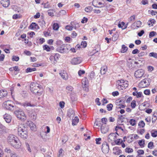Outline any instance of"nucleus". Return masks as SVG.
Segmentation results:
<instances>
[{"mask_svg": "<svg viewBox=\"0 0 157 157\" xmlns=\"http://www.w3.org/2000/svg\"><path fill=\"white\" fill-rule=\"evenodd\" d=\"M30 90L35 95L40 96L43 93V87L37 83L32 82L30 85Z\"/></svg>", "mask_w": 157, "mask_h": 157, "instance_id": "nucleus-1", "label": "nucleus"}, {"mask_svg": "<svg viewBox=\"0 0 157 157\" xmlns=\"http://www.w3.org/2000/svg\"><path fill=\"white\" fill-rule=\"evenodd\" d=\"M8 143L16 148L21 146L18 138L13 135H10L8 137Z\"/></svg>", "mask_w": 157, "mask_h": 157, "instance_id": "nucleus-2", "label": "nucleus"}, {"mask_svg": "<svg viewBox=\"0 0 157 157\" xmlns=\"http://www.w3.org/2000/svg\"><path fill=\"white\" fill-rule=\"evenodd\" d=\"M18 135L23 139H26L28 137V131L27 128L23 125L19 126L18 128Z\"/></svg>", "mask_w": 157, "mask_h": 157, "instance_id": "nucleus-3", "label": "nucleus"}, {"mask_svg": "<svg viewBox=\"0 0 157 157\" xmlns=\"http://www.w3.org/2000/svg\"><path fill=\"white\" fill-rule=\"evenodd\" d=\"M3 107L7 110L13 111L16 109V106L10 101L8 100L3 102Z\"/></svg>", "mask_w": 157, "mask_h": 157, "instance_id": "nucleus-4", "label": "nucleus"}, {"mask_svg": "<svg viewBox=\"0 0 157 157\" xmlns=\"http://www.w3.org/2000/svg\"><path fill=\"white\" fill-rule=\"evenodd\" d=\"M151 80L149 78H145L139 83V86L141 88H145L148 86L150 83Z\"/></svg>", "mask_w": 157, "mask_h": 157, "instance_id": "nucleus-5", "label": "nucleus"}, {"mask_svg": "<svg viewBox=\"0 0 157 157\" xmlns=\"http://www.w3.org/2000/svg\"><path fill=\"white\" fill-rule=\"evenodd\" d=\"M144 73L145 71L144 70L138 69L135 72L134 75L136 78H140L143 77Z\"/></svg>", "mask_w": 157, "mask_h": 157, "instance_id": "nucleus-6", "label": "nucleus"}, {"mask_svg": "<svg viewBox=\"0 0 157 157\" xmlns=\"http://www.w3.org/2000/svg\"><path fill=\"white\" fill-rule=\"evenodd\" d=\"M101 150L103 153L105 154H106L109 152V146L107 143L105 142L102 144Z\"/></svg>", "mask_w": 157, "mask_h": 157, "instance_id": "nucleus-7", "label": "nucleus"}, {"mask_svg": "<svg viewBox=\"0 0 157 157\" xmlns=\"http://www.w3.org/2000/svg\"><path fill=\"white\" fill-rule=\"evenodd\" d=\"M82 59L80 57L74 58L71 60V62L72 64L76 65L80 63L82 61Z\"/></svg>", "mask_w": 157, "mask_h": 157, "instance_id": "nucleus-8", "label": "nucleus"}, {"mask_svg": "<svg viewBox=\"0 0 157 157\" xmlns=\"http://www.w3.org/2000/svg\"><path fill=\"white\" fill-rule=\"evenodd\" d=\"M65 45L64 44L62 45L60 47L57 48V51L61 53L67 52L68 49L67 48H65Z\"/></svg>", "mask_w": 157, "mask_h": 157, "instance_id": "nucleus-9", "label": "nucleus"}, {"mask_svg": "<svg viewBox=\"0 0 157 157\" xmlns=\"http://www.w3.org/2000/svg\"><path fill=\"white\" fill-rule=\"evenodd\" d=\"M28 115L29 117L31 118V119L35 120L36 118V114L35 112H32V111H28Z\"/></svg>", "mask_w": 157, "mask_h": 157, "instance_id": "nucleus-10", "label": "nucleus"}, {"mask_svg": "<svg viewBox=\"0 0 157 157\" xmlns=\"http://www.w3.org/2000/svg\"><path fill=\"white\" fill-rule=\"evenodd\" d=\"M116 139L117 136L114 133H110L108 136V140L109 142L112 140H115Z\"/></svg>", "mask_w": 157, "mask_h": 157, "instance_id": "nucleus-11", "label": "nucleus"}, {"mask_svg": "<svg viewBox=\"0 0 157 157\" xmlns=\"http://www.w3.org/2000/svg\"><path fill=\"white\" fill-rule=\"evenodd\" d=\"M3 118L7 123H10L11 122V117L10 115L5 114L3 115Z\"/></svg>", "mask_w": 157, "mask_h": 157, "instance_id": "nucleus-12", "label": "nucleus"}, {"mask_svg": "<svg viewBox=\"0 0 157 157\" xmlns=\"http://www.w3.org/2000/svg\"><path fill=\"white\" fill-rule=\"evenodd\" d=\"M141 25L142 22L140 21H138L136 22L133 23L131 25V27L133 29H135L136 28H134L135 25H136V27L137 28H139L141 27Z\"/></svg>", "mask_w": 157, "mask_h": 157, "instance_id": "nucleus-13", "label": "nucleus"}, {"mask_svg": "<svg viewBox=\"0 0 157 157\" xmlns=\"http://www.w3.org/2000/svg\"><path fill=\"white\" fill-rule=\"evenodd\" d=\"M75 114L74 111L72 109H69L67 113V115L69 117H73Z\"/></svg>", "mask_w": 157, "mask_h": 157, "instance_id": "nucleus-14", "label": "nucleus"}, {"mask_svg": "<svg viewBox=\"0 0 157 157\" xmlns=\"http://www.w3.org/2000/svg\"><path fill=\"white\" fill-rule=\"evenodd\" d=\"M1 3L3 6L5 7H8L10 5V2L9 0H5L1 1Z\"/></svg>", "mask_w": 157, "mask_h": 157, "instance_id": "nucleus-15", "label": "nucleus"}, {"mask_svg": "<svg viewBox=\"0 0 157 157\" xmlns=\"http://www.w3.org/2000/svg\"><path fill=\"white\" fill-rule=\"evenodd\" d=\"M27 124L28 125H29L31 129L35 131L36 130V126L35 124L33 123V122L31 123H29V121L28 120Z\"/></svg>", "mask_w": 157, "mask_h": 157, "instance_id": "nucleus-16", "label": "nucleus"}, {"mask_svg": "<svg viewBox=\"0 0 157 157\" xmlns=\"http://www.w3.org/2000/svg\"><path fill=\"white\" fill-rule=\"evenodd\" d=\"M21 113V114H20V116H19V117H18V118L21 121H24L26 119V116L23 111Z\"/></svg>", "mask_w": 157, "mask_h": 157, "instance_id": "nucleus-17", "label": "nucleus"}, {"mask_svg": "<svg viewBox=\"0 0 157 157\" xmlns=\"http://www.w3.org/2000/svg\"><path fill=\"white\" fill-rule=\"evenodd\" d=\"M5 127L2 124H0V136L2 135L4 132H6Z\"/></svg>", "mask_w": 157, "mask_h": 157, "instance_id": "nucleus-18", "label": "nucleus"}, {"mask_svg": "<svg viewBox=\"0 0 157 157\" xmlns=\"http://www.w3.org/2000/svg\"><path fill=\"white\" fill-rule=\"evenodd\" d=\"M7 93L6 90H0V98L6 96Z\"/></svg>", "mask_w": 157, "mask_h": 157, "instance_id": "nucleus-19", "label": "nucleus"}, {"mask_svg": "<svg viewBox=\"0 0 157 157\" xmlns=\"http://www.w3.org/2000/svg\"><path fill=\"white\" fill-rule=\"evenodd\" d=\"M29 27L31 29H37L39 28V26L35 23L34 22L32 23L29 26Z\"/></svg>", "mask_w": 157, "mask_h": 157, "instance_id": "nucleus-20", "label": "nucleus"}, {"mask_svg": "<svg viewBox=\"0 0 157 157\" xmlns=\"http://www.w3.org/2000/svg\"><path fill=\"white\" fill-rule=\"evenodd\" d=\"M79 119L77 117H75L74 119H73L72 121V124L73 125H76Z\"/></svg>", "mask_w": 157, "mask_h": 157, "instance_id": "nucleus-21", "label": "nucleus"}, {"mask_svg": "<svg viewBox=\"0 0 157 157\" xmlns=\"http://www.w3.org/2000/svg\"><path fill=\"white\" fill-rule=\"evenodd\" d=\"M107 70V67H101L100 70L101 74L104 75L105 74Z\"/></svg>", "mask_w": 157, "mask_h": 157, "instance_id": "nucleus-22", "label": "nucleus"}, {"mask_svg": "<svg viewBox=\"0 0 157 157\" xmlns=\"http://www.w3.org/2000/svg\"><path fill=\"white\" fill-rule=\"evenodd\" d=\"M60 75L64 79L67 80L68 78L67 75L66 73H60Z\"/></svg>", "mask_w": 157, "mask_h": 157, "instance_id": "nucleus-23", "label": "nucleus"}, {"mask_svg": "<svg viewBox=\"0 0 157 157\" xmlns=\"http://www.w3.org/2000/svg\"><path fill=\"white\" fill-rule=\"evenodd\" d=\"M139 145L142 147H144L145 144V140L144 139L140 140L138 142Z\"/></svg>", "mask_w": 157, "mask_h": 157, "instance_id": "nucleus-24", "label": "nucleus"}, {"mask_svg": "<svg viewBox=\"0 0 157 157\" xmlns=\"http://www.w3.org/2000/svg\"><path fill=\"white\" fill-rule=\"evenodd\" d=\"M23 111L22 110H15L14 111V113L16 116L18 118V117H19L20 115L21 114V113Z\"/></svg>", "mask_w": 157, "mask_h": 157, "instance_id": "nucleus-25", "label": "nucleus"}, {"mask_svg": "<svg viewBox=\"0 0 157 157\" xmlns=\"http://www.w3.org/2000/svg\"><path fill=\"white\" fill-rule=\"evenodd\" d=\"M128 48L124 45L123 44L122 46V49L121 50V52L122 53H125L127 51Z\"/></svg>", "mask_w": 157, "mask_h": 157, "instance_id": "nucleus-26", "label": "nucleus"}, {"mask_svg": "<svg viewBox=\"0 0 157 157\" xmlns=\"http://www.w3.org/2000/svg\"><path fill=\"white\" fill-rule=\"evenodd\" d=\"M105 125H104V126L102 124L101 126V132L103 133H105L107 132V130L105 129Z\"/></svg>", "mask_w": 157, "mask_h": 157, "instance_id": "nucleus-27", "label": "nucleus"}, {"mask_svg": "<svg viewBox=\"0 0 157 157\" xmlns=\"http://www.w3.org/2000/svg\"><path fill=\"white\" fill-rule=\"evenodd\" d=\"M36 69L35 68H28L26 69L25 70V71L27 73L31 72L33 71H36Z\"/></svg>", "mask_w": 157, "mask_h": 157, "instance_id": "nucleus-28", "label": "nucleus"}, {"mask_svg": "<svg viewBox=\"0 0 157 157\" xmlns=\"http://www.w3.org/2000/svg\"><path fill=\"white\" fill-rule=\"evenodd\" d=\"M113 105L111 103L108 104L106 106V108L108 111H110L112 109Z\"/></svg>", "mask_w": 157, "mask_h": 157, "instance_id": "nucleus-29", "label": "nucleus"}, {"mask_svg": "<svg viewBox=\"0 0 157 157\" xmlns=\"http://www.w3.org/2000/svg\"><path fill=\"white\" fill-rule=\"evenodd\" d=\"M59 27V25L58 23H55L53 25V28L54 30H57Z\"/></svg>", "mask_w": 157, "mask_h": 157, "instance_id": "nucleus-30", "label": "nucleus"}, {"mask_svg": "<svg viewBox=\"0 0 157 157\" xmlns=\"http://www.w3.org/2000/svg\"><path fill=\"white\" fill-rule=\"evenodd\" d=\"M118 34L117 33L113 36L112 38V40L114 41H116L118 39Z\"/></svg>", "mask_w": 157, "mask_h": 157, "instance_id": "nucleus-31", "label": "nucleus"}, {"mask_svg": "<svg viewBox=\"0 0 157 157\" xmlns=\"http://www.w3.org/2000/svg\"><path fill=\"white\" fill-rule=\"evenodd\" d=\"M93 9L92 7L91 6H89L86 7L85 8V11L87 12H90L92 11Z\"/></svg>", "mask_w": 157, "mask_h": 157, "instance_id": "nucleus-32", "label": "nucleus"}, {"mask_svg": "<svg viewBox=\"0 0 157 157\" xmlns=\"http://www.w3.org/2000/svg\"><path fill=\"white\" fill-rule=\"evenodd\" d=\"M87 80V78H85V81H83L82 82V84L83 85V88H84V87H86V86H88V82H86V80Z\"/></svg>", "mask_w": 157, "mask_h": 157, "instance_id": "nucleus-33", "label": "nucleus"}, {"mask_svg": "<svg viewBox=\"0 0 157 157\" xmlns=\"http://www.w3.org/2000/svg\"><path fill=\"white\" fill-rule=\"evenodd\" d=\"M149 56L150 57H153L157 59V53L153 52L150 53L149 54Z\"/></svg>", "mask_w": 157, "mask_h": 157, "instance_id": "nucleus-34", "label": "nucleus"}, {"mask_svg": "<svg viewBox=\"0 0 157 157\" xmlns=\"http://www.w3.org/2000/svg\"><path fill=\"white\" fill-rule=\"evenodd\" d=\"M43 49L47 51V52H49L51 50L50 47H49L47 45H45L43 47Z\"/></svg>", "mask_w": 157, "mask_h": 157, "instance_id": "nucleus-35", "label": "nucleus"}, {"mask_svg": "<svg viewBox=\"0 0 157 157\" xmlns=\"http://www.w3.org/2000/svg\"><path fill=\"white\" fill-rule=\"evenodd\" d=\"M66 90L68 91V93H71L73 89V87L71 86H68L66 87Z\"/></svg>", "mask_w": 157, "mask_h": 157, "instance_id": "nucleus-36", "label": "nucleus"}, {"mask_svg": "<svg viewBox=\"0 0 157 157\" xmlns=\"http://www.w3.org/2000/svg\"><path fill=\"white\" fill-rule=\"evenodd\" d=\"M133 151V149L127 147L125 149V152L126 153H131Z\"/></svg>", "mask_w": 157, "mask_h": 157, "instance_id": "nucleus-37", "label": "nucleus"}, {"mask_svg": "<svg viewBox=\"0 0 157 157\" xmlns=\"http://www.w3.org/2000/svg\"><path fill=\"white\" fill-rule=\"evenodd\" d=\"M136 121L135 119H131L129 121V123L132 126H134L136 124Z\"/></svg>", "mask_w": 157, "mask_h": 157, "instance_id": "nucleus-38", "label": "nucleus"}, {"mask_svg": "<svg viewBox=\"0 0 157 157\" xmlns=\"http://www.w3.org/2000/svg\"><path fill=\"white\" fill-rule=\"evenodd\" d=\"M23 105L25 107V106H34V105H32L29 102H25L23 104Z\"/></svg>", "mask_w": 157, "mask_h": 157, "instance_id": "nucleus-39", "label": "nucleus"}, {"mask_svg": "<svg viewBox=\"0 0 157 157\" xmlns=\"http://www.w3.org/2000/svg\"><path fill=\"white\" fill-rule=\"evenodd\" d=\"M68 137L67 136H63L62 138V142L64 143H65L68 140Z\"/></svg>", "mask_w": 157, "mask_h": 157, "instance_id": "nucleus-40", "label": "nucleus"}, {"mask_svg": "<svg viewBox=\"0 0 157 157\" xmlns=\"http://www.w3.org/2000/svg\"><path fill=\"white\" fill-rule=\"evenodd\" d=\"M145 125V124L144 121H140L138 124V125L140 126V127L143 128Z\"/></svg>", "mask_w": 157, "mask_h": 157, "instance_id": "nucleus-41", "label": "nucleus"}, {"mask_svg": "<svg viewBox=\"0 0 157 157\" xmlns=\"http://www.w3.org/2000/svg\"><path fill=\"white\" fill-rule=\"evenodd\" d=\"M74 26H70V25H67L65 27L66 29L69 31L72 30Z\"/></svg>", "mask_w": 157, "mask_h": 157, "instance_id": "nucleus-42", "label": "nucleus"}, {"mask_svg": "<svg viewBox=\"0 0 157 157\" xmlns=\"http://www.w3.org/2000/svg\"><path fill=\"white\" fill-rule=\"evenodd\" d=\"M136 105V101L134 100L131 103V106L132 108H134Z\"/></svg>", "mask_w": 157, "mask_h": 157, "instance_id": "nucleus-43", "label": "nucleus"}, {"mask_svg": "<svg viewBox=\"0 0 157 157\" xmlns=\"http://www.w3.org/2000/svg\"><path fill=\"white\" fill-rule=\"evenodd\" d=\"M153 143L152 142H150L148 143L147 147L148 148H149L150 149H151L153 147Z\"/></svg>", "mask_w": 157, "mask_h": 157, "instance_id": "nucleus-44", "label": "nucleus"}, {"mask_svg": "<svg viewBox=\"0 0 157 157\" xmlns=\"http://www.w3.org/2000/svg\"><path fill=\"white\" fill-rule=\"evenodd\" d=\"M113 150H116V151L114 153L115 154H117V155H119V154H118V153H117V152H118V151H121V150H119V148L118 147H114L113 148Z\"/></svg>", "mask_w": 157, "mask_h": 157, "instance_id": "nucleus-45", "label": "nucleus"}, {"mask_svg": "<svg viewBox=\"0 0 157 157\" xmlns=\"http://www.w3.org/2000/svg\"><path fill=\"white\" fill-rule=\"evenodd\" d=\"M156 34V33L154 31H152L150 32L149 34V37L151 38L155 35V34Z\"/></svg>", "mask_w": 157, "mask_h": 157, "instance_id": "nucleus-46", "label": "nucleus"}, {"mask_svg": "<svg viewBox=\"0 0 157 157\" xmlns=\"http://www.w3.org/2000/svg\"><path fill=\"white\" fill-rule=\"evenodd\" d=\"M19 58L18 56H13L12 60L13 61H18L19 60Z\"/></svg>", "mask_w": 157, "mask_h": 157, "instance_id": "nucleus-47", "label": "nucleus"}, {"mask_svg": "<svg viewBox=\"0 0 157 157\" xmlns=\"http://www.w3.org/2000/svg\"><path fill=\"white\" fill-rule=\"evenodd\" d=\"M20 18V15L17 14H15L13 15V18L14 19H17Z\"/></svg>", "mask_w": 157, "mask_h": 157, "instance_id": "nucleus-48", "label": "nucleus"}, {"mask_svg": "<svg viewBox=\"0 0 157 157\" xmlns=\"http://www.w3.org/2000/svg\"><path fill=\"white\" fill-rule=\"evenodd\" d=\"M21 94L22 96L24 98H25L27 96V94L26 93V92L25 91H23L21 92Z\"/></svg>", "mask_w": 157, "mask_h": 157, "instance_id": "nucleus-49", "label": "nucleus"}, {"mask_svg": "<svg viewBox=\"0 0 157 157\" xmlns=\"http://www.w3.org/2000/svg\"><path fill=\"white\" fill-rule=\"evenodd\" d=\"M151 136L154 137L157 136V131H154L151 132Z\"/></svg>", "mask_w": 157, "mask_h": 157, "instance_id": "nucleus-50", "label": "nucleus"}, {"mask_svg": "<svg viewBox=\"0 0 157 157\" xmlns=\"http://www.w3.org/2000/svg\"><path fill=\"white\" fill-rule=\"evenodd\" d=\"M54 56V60L56 61L59 58V57L60 55L59 54L56 53Z\"/></svg>", "mask_w": 157, "mask_h": 157, "instance_id": "nucleus-51", "label": "nucleus"}, {"mask_svg": "<svg viewBox=\"0 0 157 157\" xmlns=\"http://www.w3.org/2000/svg\"><path fill=\"white\" fill-rule=\"evenodd\" d=\"M78 74L79 76H81L83 74L85 73V71L84 70H79L78 72Z\"/></svg>", "mask_w": 157, "mask_h": 157, "instance_id": "nucleus-52", "label": "nucleus"}, {"mask_svg": "<svg viewBox=\"0 0 157 157\" xmlns=\"http://www.w3.org/2000/svg\"><path fill=\"white\" fill-rule=\"evenodd\" d=\"M63 150L61 148L59 151V155L58 156V157H62L63 155L62 153L63 152Z\"/></svg>", "mask_w": 157, "mask_h": 157, "instance_id": "nucleus-53", "label": "nucleus"}, {"mask_svg": "<svg viewBox=\"0 0 157 157\" xmlns=\"http://www.w3.org/2000/svg\"><path fill=\"white\" fill-rule=\"evenodd\" d=\"M102 105H104L105 104L107 103L108 102V101L105 98H103L102 100Z\"/></svg>", "mask_w": 157, "mask_h": 157, "instance_id": "nucleus-54", "label": "nucleus"}, {"mask_svg": "<svg viewBox=\"0 0 157 157\" xmlns=\"http://www.w3.org/2000/svg\"><path fill=\"white\" fill-rule=\"evenodd\" d=\"M118 27L119 28H121L122 29H124L127 28V26L125 25L124 27L122 26L121 23H119L118 24Z\"/></svg>", "mask_w": 157, "mask_h": 157, "instance_id": "nucleus-55", "label": "nucleus"}, {"mask_svg": "<svg viewBox=\"0 0 157 157\" xmlns=\"http://www.w3.org/2000/svg\"><path fill=\"white\" fill-rule=\"evenodd\" d=\"M135 15H133L131 16L130 18H129L128 21H133V20H135Z\"/></svg>", "mask_w": 157, "mask_h": 157, "instance_id": "nucleus-56", "label": "nucleus"}, {"mask_svg": "<svg viewBox=\"0 0 157 157\" xmlns=\"http://www.w3.org/2000/svg\"><path fill=\"white\" fill-rule=\"evenodd\" d=\"M96 141V144H101V143L100 141L101 140V139L100 138H96L95 140Z\"/></svg>", "mask_w": 157, "mask_h": 157, "instance_id": "nucleus-57", "label": "nucleus"}, {"mask_svg": "<svg viewBox=\"0 0 157 157\" xmlns=\"http://www.w3.org/2000/svg\"><path fill=\"white\" fill-rule=\"evenodd\" d=\"M144 93L146 95H149L150 93V90H146L144 91Z\"/></svg>", "mask_w": 157, "mask_h": 157, "instance_id": "nucleus-58", "label": "nucleus"}, {"mask_svg": "<svg viewBox=\"0 0 157 157\" xmlns=\"http://www.w3.org/2000/svg\"><path fill=\"white\" fill-rule=\"evenodd\" d=\"M117 106H117V108L119 109H121V108H124L125 107L124 105L121 104L118 105Z\"/></svg>", "mask_w": 157, "mask_h": 157, "instance_id": "nucleus-59", "label": "nucleus"}, {"mask_svg": "<svg viewBox=\"0 0 157 157\" xmlns=\"http://www.w3.org/2000/svg\"><path fill=\"white\" fill-rule=\"evenodd\" d=\"M137 152L138 155H143L144 154V151L143 150H139L137 151Z\"/></svg>", "mask_w": 157, "mask_h": 157, "instance_id": "nucleus-60", "label": "nucleus"}, {"mask_svg": "<svg viewBox=\"0 0 157 157\" xmlns=\"http://www.w3.org/2000/svg\"><path fill=\"white\" fill-rule=\"evenodd\" d=\"M64 104L65 103L63 101H60L59 103L60 107L62 109L64 107Z\"/></svg>", "mask_w": 157, "mask_h": 157, "instance_id": "nucleus-61", "label": "nucleus"}, {"mask_svg": "<svg viewBox=\"0 0 157 157\" xmlns=\"http://www.w3.org/2000/svg\"><path fill=\"white\" fill-rule=\"evenodd\" d=\"M81 45L82 46L83 48H85L86 46L87 43L85 41H82L81 42Z\"/></svg>", "mask_w": 157, "mask_h": 157, "instance_id": "nucleus-62", "label": "nucleus"}, {"mask_svg": "<svg viewBox=\"0 0 157 157\" xmlns=\"http://www.w3.org/2000/svg\"><path fill=\"white\" fill-rule=\"evenodd\" d=\"M5 151L8 153H11L13 152L9 148H6L5 150Z\"/></svg>", "mask_w": 157, "mask_h": 157, "instance_id": "nucleus-63", "label": "nucleus"}, {"mask_svg": "<svg viewBox=\"0 0 157 157\" xmlns=\"http://www.w3.org/2000/svg\"><path fill=\"white\" fill-rule=\"evenodd\" d=\"M10 156L11 157H18V155L14 152L11 153Z\"/></svg>", "mask_w": 157, "mask_h": 157, "instance_id": "nucleus-64", "label": "nucleus"}]
</instances>
